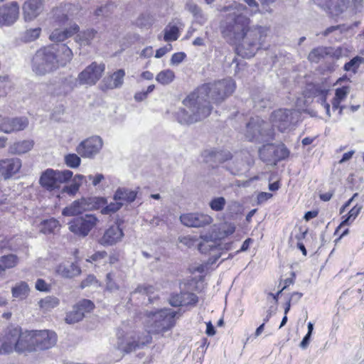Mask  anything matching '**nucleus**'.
<instances>
[{
	"mask_svg": "<svg viewBox=\"0 0 364 364\" xmlns=\"http://www.w3.org/2000/svg\"><path fill=\"white\" fill-rule=\"evenodd\" d=\"M235 89V83L231 78L205 83L183 100L184 107L178 108L173 116L181 124L188 125L199 122L210 115L212 104L222 103Z\"/></svg>",
	"mask_w": 364,
	"mask_h": 364,
	"instance_id": "f257e3e1",
	"label": "nucleus"
},
{
	"mask_svg": "<svg viewBox=\"0 0 364 364\" xmlns=\"http://www.w3.org/2000/svg\"><path fill=\"white\" fill-rule=\"evenodd\" d=\"M224 10L229 11L228 15L231 18L223 31L224 35L236 44L235 50L238 55L247 58L253 57L264 46L269 28L261 26L249 28L248 10L242 4L235 1L225 7Z\"/></svg>",
	"mask_w": 364,
	"mask_h": 364,
	"instance_id": "f03ea898",
	"label": "nucleus"
},
{
	"mask_svg": "<svg viewBox=\"0 0 364 364\" xmlns=\"http://www.w3.org/2000/svg\"><path fill=\"white\" fill-rule=\"evenodd\" d=\"M27 332L18 326H9L0 336V355L13 352L27 353Z\"/></svg>",
	"mask_w": 364,
	"mask_h": 364,
	"instance_id": "7ed1b4c3",
	"label": "nucleus"
},
{
	"mask_svg": "<svg viewBox=\"0 0 364 364\" xmlns=\"http://www.w3.org/2000/svg\"><path fill=\"white\" fill-rule=\"evenodd\" d=\"M149 331L156 334H164L170 331L176 324V318L181 314L171 309H161L156 311H146Z\"/></svg>",
	"mask_w": 364,
	"mask_h": 364,
	"instance_id": "20e7f679",
	"label": "nucleus"
},
{
	"mask_svg": "<svg viewBox=\"0 0 364 364\" xmlns=\"http://www.w3.org/2000/svg\"><path fill=\"white\" fill-rule=\"evenodd\" d=\"M55 48L53 45L39 49L33 58V71L38 75H44L56 70L58 66Z\"/></svg>",
	"mask_w": 364,
	"mask_h": 364,
	"instance_id": "39448f33",
	"label": "nucleus"
},
{
	"mask_svg": "<svg viewBox=\"0 0 364 364\" xmlns=\"http://www.w3.org/2000/svg\"><path fill=\"white\" fill-rule=\"evenodd\" d=\"M27 332V353L48 350L55 346L56 333L51 330H34Z\"/></svg>",
	"mask_w": 364,
	"mask_h": 364,
	"instance_id": "423d86ee",
	"label": "nucleus"
},
{
	"mask_svg": "<svg viewBox=\"0 0 364 364\" xmlns=\"http://www.w3.org/2000/svg\"><path fill=\"white\" fill-rule=\"evenodd\" d=\"M274 136L271 124L259 117L251 118L246 125L245 137L250 141L267 142L272 140Z\"/></svg>",
	"mask_w": 364,
	"mask_h": 364,
	"instance_id": "0eeeda50",
	"label": "nucleus"
},
{
	"mask_svg": "<svg viewBox=\"0 0 364 364\" xmlns=\"http://www.w3.org/2000/svg\"><path fill=\"white\" fill-rule=\"evenodd\" d=\"M73 176L69 170L55 171L47 169L41 174L39 180L41 186L48 191H53L60 187V184L66 182Z\"/></svg>",
	"mask_w": 364,
	"mask_h": 364,
	"instance_id": "6e6552de",
	"label": "nucleus"
},
{
	"mask_svg": "<svg viewBox=\"0 0 364 364\" xmlns=\"http://www.w3.org/2000/svg\"><path fill=\"white\" fill-rule=\"evenodd\" d=\"M259 159H287L290 154L289 150L284 144H267L259 149Z\"/></svg>",
	"mask_w": 364,
	"mask_h": 364,
	"instance_id": "1a4fd4ad",
	"label": "nucleus"
},
{
	"mask_svg": "<svg viewBox=\"0 0 364 364\" xmlns=\"http://www.w3.org/2000/svg\"><path fill=\"white\" fill-rule=\"evenodd\" d=\"M29 124L26 117H7L0 115V132L11 134L26 129Z\"/></svg>",
	"mask_w": 364,
	"mask_h": 364,
	"instance_id": "9d476101",
	"label": "nucleus"
},
{
	"mask_svg": "<svg viewBox=\"0 0 364 364\" xmlns=\"http://www.w3.org/2000/svg\"><path fill=\"white\" fill-rule=\"evenodd\" d=\"M19 18V5L16 1L4 4L0 6V27H10Z\"/></svg>",
	"mask_w": 364,
	"mask_h": 364,
	"instance_id": "9b49d317",
	"label": "nucleus"
},
{
	"mask_svg": "<svg viewBox=\"0 0 364 364\" xmlns=\"http://www.w3.org/2000/svg\"><path fill=\"white\" fill-rule=\"evenodd\" d=\"M293 111L287 109H279L272 112L271 121L272 127H276L280 132L288 129L293 123Z\"/></svg>",
	"mask_w": 364,
	"mask_h": 364,
	"instance_id": "f8f14e48",
	"label": "nucleus"
},
{
	"mask_svg": "<svg viewBox=\"0 0 364 364\" xmlns=\"http://www.w3.org/2000/svg\"><path fill=\"white\" fill-rule=\"evenodd\" d=\"M91 301L83 299L73 306V309L66 313L65 322L68 324H74L82 320L85 313L90 311Z\"/></svg>",
	"mask_w": 364,
	"mask_h": 364,
	"instance_id": "ddd939ff",
	"label": "nucleus"
},
{
	"mask_svg": "<svg viewBox=\"0 0 364 364\" xmlns=\"http://www.w3.org/2000/svg\"><path fill=\"white\" fill-rule=\"evenodd\" d=\"M180 220L187 227L201 228L211 224L213 219L207 214L191 213L181 215Z\"/></svg>",
	"mask_w": 364,
	"mask_h": 364,
	"instance_id": "4468645a",
	"label": "nucleus"
},
{
	"mask_svg": "<svg viewBox=\"0 0 364 364\" xmlns=\"http://www.w3.org/2000/svg\"><path fill=\"white\" fill-rule=\"evenodd\" d=\"M69 230L74 234L85 237L91 230V215L86 213L85 218L79 217L69 223Z\"/></svg>",
	"mask_w": 364,
	"mask_h": 364,
	"instance_id": "2eb2a0df",
	"label": "nucleus"
},
{
	"mask_svg": "<svg viewBox=\"0 0 364 364\" xmlns=\"http://www.w3.org/2000/svg\"><path fill=\"white\" fill-rule=\"evenodd\" d=\"M25 21L28 22L36 18L43 10V0H26L22 6Z\"/></svg>",
	"mask_w": 364,
	"mask_h": 364,
	"instance_id": "dca6fc26",
	"label": "nucleus"
},
{
	"mask_svg": "<svg viewBox=\"0 0 364 364\" xmlns=\"http://www.w3.org/2000/svg\"><path fill=\"white\" fill-rule=\"evenodd\" d=\"M333 18L339 16L345 10L344 0H313Z\"/></svg>",
	"mask_w": 364,
	"mask_h": 364,
	"instance_id": "f3484780",
	"label": "nucleus"
},
{
	"mask_svg": "<svg viewBox=\"0 0 364 364\" xmlns=\"http://www.w3.org/2000/svg\"><path fill=\"white\" fill-rule=\"evenodd\" d=\"M90 199L81 198L80 200H75L69 206L65 207L63 210V215L65 216H74L82 214L84 212L89 213L90 210Z\"/></svg>",
	"mask_w": 364,
	"mask_h": 364,
	"instance_id": "a211bd4d",
	"label": "nucleus"
},
{
	"mask_svg": "<svg viewBox=\"0 0 364 364\" xmlns=\"http://www.w3.org/2000/svg\"><path fill=\"white\" fill-rule=\"evenodd\" d=\"M347 31L348 28L345 25H336L328 27L317 36L321 35L323 37L327 38L331 43L339 42L342 41Z\"/></svg>",
	"mask_w": 364,
	"mask_h": 364,
	"instance_id": "6ab92c4d",
	"label": "nucleus"
},
{
	"mask_svg": "<svg viewBox=\"0 0 364 364\" xmlns=\"http://www.w3.org/2000/svg\"><path fill=\"white\" fill-rule=\"evenodd\" d=\"M114 347L124 353H130L136 348L140 347V343L134 341H128L123 331L119 330L117 333V341L114 343Z\"/></svg>",
	"mask_w": 364,
	"mask_h": 364,
	"instance_id": "aec40b11",
	"label": "nucleus"
},
{
	"mask_svg": "<svg viewBox=\"0 0 364 364\" xmlns=\"http://www.w3.org/2000/svg\"><path fill=\"white\" fill-rule=\"evenodd\" d=\"M125 71L124 69H119L112 75L103 80V89L120 88L124 83Z\"/></svg>",
	"mask_w": 364,
	"mask_h": 364,
	"instance_id": "412c9836",
	"label": "nucleus"
},
{
	"mask_svg": "<svg viewBox=\"0 0 364 364\" xmlns=\"http://www.w3.org/2000/svg\"><path fill=\"white\" fill-rule=\"evenodd\" d=\"M123 236L124 232L119 225H112L105 232L101 241L102 244L112 245L120 241Z\"/></svg>",
	"mask_w": 364,
	"mask_h": 364,
	"instance_id": "4be33fe9",
	"label": "nucleus"
},
{
	"mask_svg": "<svg viewBox=\"0 0 364 364\" xmlns=\"http://www.w3.org/2000/svg\"><path fill=\"white\" fill-rule=\"evenodd\" d=\"M329 90L320 85H316L313 87L312 93L314 97L316 98V101L318 103L321 105V107L326 111V114L328 117H331L330 113V105L326 102V97L328 95Z\"/></svg>",
	"mask_w": 364,
	"mask_h": 364,
	"instance_id": "5701e85b",
	"label": "nucleus"
},
{
	"mask_svg": "<svg viewBox=\"0 0 364 364\" xmlns=\"http://www.w3.org/2000/svg\"><path fill=\"white\" fill-rule=\"evenodd\" d=\"M21 166V161H0V176L9 178L18 172Z\"/></svg>",
	"mask_w": 364,
	"mask_h": 364,
	"instance_id": "b1692460",
	"label": "nucleus"
},
{
	"mask_svg": "<svg viewBox=\"0 0 364 364\" xmlns=\"http://www.w3.org/2000/svg\"><path fill=\"white\" fill-rule=\"evenodd\" d=\"M56 272L63 277L71 278L80 274V269L73 262H64L57 267Z\"/></svg>",
	"mask_w": 364,
	"mask_h": 364,
	"instance_id": "393cba45",
	"label": "nucleus"
},
{
	"mask_svg": "<svg viewBox=\"0 0 364 364\" xmlns=\"http://www.w3.org/2000/svg\"><path fill=\"white\" fill-rule=\"evenodd\" d=\"M53 47L57 48L55 53L58 57V66H64L72 60L73 52L65 44H53Z\"/></svg>",
	"mask_w": 364,
	"mask_h": 364,
	"instance_id": "a878e982",
	"label": "nucleus"
},
{
	"mask_svg": "<svg viewBox=\"0 0 364 364\" xmlns=\"http://www.w3.org/2000/svg\"><path fill=\"white\" fill-rule=\"evenodd\" d=\"M333 49L331 47L319 46L314 48L309 54L308 59L311 63H318L324 60L326 56L333 54Z\"/></svg>",
	"mask_w": 364,
	"mask_h": 364,
	"instance_id": "bb28decb",
	"label": "nucleus"
},
{
	"mask_svg": "<svg viewBox=\"0 0 364 364\" xmlns=\"http://www.w3.org/2000/svg\"><path fill=\"white\" fill-rule=\"evenodd\" d=\"M202 157L210 159H232L233 156L228 150L218 149L215 148H210L205 149L202 154Z\"/></svg>",
	"mask_w": 364,
	"mask_h": 364,
	"instance_id": "cd10ccee",
	"label": "nucleus"
},
{
	"mask_svg": "<svg viewBox=\"0 0 364 364\" xmlns=\"http://www.w3.org/2000/svg\"><path fill=\"white\" fill-rule=\"evenodd\" d=\"M18 257L14 254L0 257V277L4 275L6 269L15 267L18 264Z\"/></svg>",
	"mask_w": 364,
	"mask_h": 364,
	"instance_id": "c85d7f7f",
	"label": "nucleus"
},
{
	"mask_svg": "<svg viewBox=\"0 0 364 364\" xmlns=\"http://www.w3.org/2000/svg\"><path fill=\"white\" fill-rule=\"evenodd\" d=\"M68 6L56 8L53 11V26H65L69 21L67 11Z\"/></svg>",
	"mask_w": 364,
	"mask_h": 364,
	"instance_id": "c756f323",
	"label": "nucleus"
},
{
	"mask_svg": "<svg viewBox=\"0 0 364 364\" xmlns=\"http://www.w3.org/2000/svg\"><path fill=\"white\" fill-rule=\"evenodd\" d=\"M34 146V141L31 139L23 140L14 143L9 147V151L14 154H23L31 151Z\"/></svg>",
	"mask_w": 364,
	"mask_h": 364,
	"instance_id": "7c9ffc66",
	"label": "nucleus"
},
{
	"mask_svg": "<svg viewBox=\"0 0 364 364\" xmlns=\"http://www.w3.org/2000/svg\"><path fill=\"white\" fill-rule=\"evenodd\" d=\"M78 31V26L75 25L69 29L60 30L55 28L50 34V39L53 41L60 42L75 33Z\"/></svg>",
	"mask_w": 364,
	"mask_h": 364,
	"instance_id": "2f4dec72",
	"label": "nucleus"
},
{
	"mask_svg": "<svg viewBox=\"0 0 364 364\" xmlns=\"http://www.w3.org/2000/svg\"><path fill=\"white\" fill-rule=\"evenodd\" d=\"M136 197V192L124 188H119L114 195V200H124L129 203L133 202Z\"/></svg>",
	"mask_w": 364,
	"mask_h": 364,
	"instance_id": "473e14b6",
	"label": "nucleus"
},
{
	"mask_svg": "<svg viewBox=\"0 0 364 364\" xmlns=\"http://www.w3.org/2000/svg\"><path fill=\"white\" fill-rule=\"evenodd\" d=\"M252 102L254 104V107L257 110H260L270 106L271 98L268 95L259 92V94H256L252 96Z\"/></svg>",
	"mask_w": 364,
	"mask_h": 364,
	"instance_id": "72a5a7b5",
	"label": "nucleus"
},
{
	"mask_svg": "<svg viewBox=\"0 0 364 364\" xmlns=\"http://www.w3.org/2000/svg\"><path fill=\"white\" fill-rule=\"evenodd\" d=\"M60 304V300L54 296H46L38 301L40 309L43 312L50 311L57 307Z\"/></svg>",
	"mask_w": 364,
	"mask_h": 364,
	"instance_id": "f704fd0d",
	"label": "nucleus"
},
{
	"mask_svg": "<svg viewBox=\"0 0 364 364\" xmlns=\"http://www.w3.org/2000/svg\"><path fill=\"white\" fill-rule=\"evenodd\" d=\"M59 222L54 219L43 220L40 225V231L43 234L54 233L59 228Z\"/></svg>",
	"mask_w": 364,
	"mask_h": 364,
	"instance_id": "c9c22d12",
	"label": "nucleus"
},
{
	"mask_svg": "<svg viewBox=\"0 0 364 364\" xmlns=\"http://www.w3.org/2000/svg\"><path fill=\"white\" fill-rule=\"evenodd\" d=\"M41 33L40 27L29 28L21 34L20 40L23 43H30L39 38Z\"/></svg>",
	"mask_w": 364,
	"mask_h": 364,
	"instance_id": "e433bc0d",
	"label": "nucleus"
},
{
	"mask_svg": "<svg viewBox=\"0 0 364 364\" xmlns=\"http://www.w3.org/2000/svg\"><path fill=\"white\" fill-rule=\"evenodd\" d=\"M29 292V287L28 285L24 282H21L18 284H17L12 289V295L15 298H18L20 299H23L26 298Z\"/></svg>",
	"mask_w": 364,
	"mask_h": 364,
	"instance_id": "4c0bfd02",
	"label": "nucleus"
},
{
	"mask_svg": "<svg viewBox=\"0 0 364 364\" xmlns=\"http://www.w3.org/2000/svg\"><path fill=\"white\" fill-rule=\"evenodd\" d=\"M363 208V205L356 204L355 206H353L346 214L343 217V220L341 222L340 226L342 225H348L350 223H352L359 215L361 210Z\"/></svg>",
	"mask_w": 364,
	"mask_h": 364,
	"instance_id": "58836bf2",
	"label": "nucleus"
},
{
	"mask_svg": "<svg viewBox=\"0 0 364 364\" xmlns=\"http://www.w3.org/2000/svg\"><path fill=\"white\" fill-rule=\"evenodd\" d=\"M175 78V74L171 70L161 71L156 77V80L162 85L170 84Z\"/></svg>",
	"mask_w": 364,
	"mask_h": 364,
	"instance_id": "ea45409f",
	"label": "nucleus"
},
{
	"mask_svg": "<svg viewBox=\"0 0 364 364\" xmlns=\"http://www.w3.org/2000/svg\"><path fill=\"white\" fill-rule=\"evenodd\" d=\"M186 9L190 11L200 23L205 22V18L203 16L202 11L200 7L193 1H188L186 4Z\"/></svg>",
	"mask_w": 364,
	"mask_h": 364,
	"instance_id": "a19ab883",
	"label": "nucleus"
},
{
	"mask_svg": "<svg viewBox=\"0 0 364 364\" xmlns=\"http://www.w3.org/2000/svg\"><path fill=\"white\" fill-rule=\"evenodd\" d=\"M81 185L80 178H75L72 183L69 185L65 186L62 189L61 193H67L70 196H74L77 191H79V188Z\"/></svg>",
	"mask_w": 364,
	"mask_h": 364,
	"instance_id": "79ce46f5",
	"label": "nucleus"
},
{
	"mask_svg": "<svg viewBox=\"0 0 364 364\" xmlns=\"http://www.w3.org/2000/svg\"><path fill=\"white\" fill-rule=\"evenodd\" d=\"M77 152L81 157L89 158L91 156V140L87 139L82 141L77 148Z\"/></svg>",
	"mask_w": 364,
	"mask_h": 364,
	"instance_id": "37998d69",
	"label": "nucleus"
},
{
	"mask_svg": "<svg viewBox=\"0 0 364 364\" xmlns=\"http://www.w3.org/2000/svg\"><path fill=\"white\" fill-rule=\"evenodd\" d=\"M364 63V58L360 56H355L344 65L346 71H352L355 73L360 65Z\"/></svg>",
	"mask_w": 364,
	"mask_h": 364,
	"instance_id": "c03bdc74",
	"label": "nucleus"
},
{
	"mask_svg": "<svg viewBox=\"0 0 364 364\" xmlns=\"http://www.w3.org/2000/svg\"><path fill=\"white\" fill-rule=\"evenodd\" d=\"M181 297L183 306H196L198 301V297L194 293L183 292Z\"/></svg>",
	"mask_w": 364,
	"mask_h": 364,
	"instance_id": "a18cd8bd",
	"label": "nucleus"
},
{
	"mask_svg": "<svg viewBox=\"0 0 364 364\" xmlns=\"http://www.w3.org/2000/svg\"><path fill=\"white\" fill-rule=\"evenodd\" d=\"M226 204V200L223 197H216L213 198L210 203L209 206L211 210L214 211H221L224 209V207Z\"/></svg>",
	"mask_w": 364,
	"mask_h": 364,
	"instance_id": "49530a36",
	"label": "nucleus"
},
{
	"mask_svg": "<svg viewBox=\"0 0 364 364\" xmlns=\"http://www.w3.org/2000/svg\"><path fill=\"white\" fill-rule=\"evenodd\" d=\"M178 38V28L176 26H172L164 30V39L165 41H176Z\"/></svg>",
	"mask_w": 364,
	"mask_h": 364,
	"instance_id": "de8ad7c7",
	"label": "nucleus"
},
{
	"mask_svg": "<svg viewBox=\"0 0 364 364\" xmlns=\"http://www.w3.org/2000/svg\"><path fill=\"white\" fill-rule=\"evenodd\" d=\"M122 203L118 202V200L110 203L102 208L101 213L103 215H111L119 210L122 207Z\"/></svg>",
	"mask_w": 364,
	"mask_h": 364,
	"instance_id": "09e8293b",
	"label": "nucleus"
},
{
	"mask_svg": "<svg viewBox=\"0 0 364 364\" xmlns=\"http://www.w3.org/2000/svg\"><path fill=\"white\" fill-rule=\"evenodd\" d=\"M105 69V65L104 63L97 64L92 62V84L101 77Z\"/></svg>",
	"mask_w": 364,
	"mask_h": 364,
	"instance_id": "8fccbe9b",
	"label": "nucleus"
},
{
	"mask_svg": "<svg viewBox=\"0 0 364 364\" xmlns=\"http://www.w3.org/2000/svg\"><path fill=\"white\" fill-rule=\"evenodd\" d=\"M91 80V66H87L83 71H82L77 77V81L80 85H85L90 82Z\"/></svg>",
	"mask_w": 364,
	"mask_h": 364,
	"instance_id": "3c124183",
	"label": "nucleus"
},
{
	"mask_svg": "<svg viewBox=\"0 0 364 364\" xmlns=\"http://www.w3.org/2000/svg\"><path fill=\"white\" fill-rule=\"evenodd\" d=\"M154 287L152 286H139L133 292L132 295L136 293L145 294L148 296V300L150 303L152 302L150 294L153 293Z\"/></svg>",
	"mask_w": 364,
	"mask_h": 364,
	"instance_id": "603ef678",
	"label": "nucleus"
},
{
	"mask_svg": "<svg viewBox=\"0 0 364 364\" xmlns=\"http://www.w3.org/2000/svg\"><path fill=\"white\" fill-rule=\"evenodd\" d=\"M198 249L200 252L207 254L217 250V247L212 242H205L199 245Z\"/></svg>",
	"mask_w": 364,
	"mask_h": 364,
	"instance_id": "864d4df0",
	"label": "nucleus"
},
{
	"mask_svg": "<svg viewBox=\"0 0 364 364\" xmlns=\"http://www.w3.org/2000/svg\"><path fill=\"white\" fill-rule=\"evenodd\" d=\"M259 10L262 12H271L270 5L276 0H257Z\"/></svg>",
	"mask_w": 364,
	"mask_h": 364,
	"instance_id": "5fc2aeb1",
	"label": "nucleus"
},
{
	"mask_svg": "<svg viewBox=\"0 0 364 364\" xmlns=\"http://www.w3.org/2000/svg\"><path fill=\"white\" fill-rule=\"evenodd\" d=\"M349 90L350 88L348 86H343L341 87H338L336 90L334 97L342 101L346 97L348 93L349 92Z\"/></svg>",
	"mask_w": 364,
	"mask_h": 364,
	"instance_id": "6e6d98bb",
	"label": "nucleus"
},
{
	"mask_svg": "<svg viewBox=\"0 0 364 364\" xmlns=\"http://www.w3.org/2000/svg\"><path fill=\"white\" fill-rule=\"evenodd\" d=\"M102 146V139L98 136H92V154L97 153Z\"/></svg>",
	"mask_w": 364,
	"mask_h": 364,
	"instance_id": "4d7b16f0",
	"label": "nucleus"
},
{
	"mask_svg": "<svg viewBox=\"0 0 364 364\" xmlns=\"http://www.w3.org/2000/svg\"><path fill=\"white\" fill-rule=\"evenodd\" d=\"M186 57V55L183 52L176 53L172 55L171 63L173 65H178L181 63Z\"/></svg>",
	"mask_w": 364,
	"mask_h": 364,
	"instance_id": "13d9d810",
	"label": "nucleus"
},
{
	"mask_svg": "<svg viewBox=\"0 0 364 364\" xmlns=\"http://www.w3.org/2000/svg\"><path fill=\"white\" fill-rule=\"evenodd\" d=\"M35 287L37 290L41 291H48L50 290V285L42 279H37Z\"/></svg>",
	"mask_w": 364,
	"mask_h": 364,
	"instance_id": "bf43d9fd",
	"label": "nucleus"
},
{
	"mask_svg": "<svg viewBox=\"0 0 364 364\" xmlns=\"http://www.w3.org/2000/svg\"><path fill=\"white\" fill-rule=\"evenodd\" d=\"M107 203V200L105 198L103 197H95L92 198V209H98L101 206L105 205Z\"/></svg>",
	"mask_w": 364,
	"mask_h": 364,
	"instance_id": "052dcab7",
	"label": "nucleus"
},
{
	"mask_svg": "<svg viewBox=\"0 0 364 364\" xmlns=\"http://www.w3.org/2000/svg\"><path fill=\"white\" fill-rule=\"evenodd\" d=\"M181 299H182L181 293L179 294L173 295V296H171V297L170 299V304L172 306H175V307L183 306V304H182L183 301H182Z\"/></svg>",
	"mask_w": 364,
	"mask_h": 364,
	"instance_id": "680f3d73",
	"label": "nucleus"
},
{
	"mask_svg": "<svg viewBox=\"0 0 364 364\" xmlns=\"http://www.w3.org/2000/svg\"><path fill=\"white\" fill-rule=\"evenodd\" d=\"M111 7H113V4H107L105 6H102L95 11V15L108 16L109 12H110Z\"/></svg>",
	"mask_w": 364,
	"mask_h": 364,
	"instance_id": "e2e57ef3",
	"label": "nucleus"
},
{
	"mask_svg": "<svg viewBox=\"0 0 364 364\" xmlns=\"http://www.w3.org/2000/svg\"><path fill=\"white\" fill-rule=\"evenodd\" d=\"M272 197V194L267 192H261L257 196V203L262 204L271 198Z\"/></svg>",
	"mask_w": 364,
	"mask_h": 364,
	"instance_id": "0e129e2a",
	"label": "nucleus"
},
{
	"mask_svg": "<svg viewBox=\"0 0 364 364\" xmlns=\"http://www.w3.org/2000/svg\"><path fill=\"white\" fill-rule=\"evenodd\" d=\"M171 49V44H168L164 47L160 48L156 50L155 57L156 58H160L163 57L166 53L170 51Z\"/></svg>",
	"mask_w": 364,
	"mask_h": 364,
	"instance_id": "69168bd1",
	"label": "nucleus"
},
{
	"mask_svg": "<svg viewBox=\"0 0 364 364\" xmlns=\"http://www.w3.org/2000/svg\"><path fill=\"white\" fill-rule=\"evenodd\" d=\"M223 231L225 236L232 235L235 231V226L233 224H225L223 227Z\"/></svg>",
	"mask_w": 364,
	"mask_h": 364,
	"instance_id": "338daca9",
	"label": "nucleus"
},
{
	"mask_svg": "<svg viewBox=\"0 0 364 364\" xmlns=\"http://www.w3.org/2000/svg\"><path fill=\"white\" fill-rule=\"evenodd\" d=\"M107 254L105 251L97 252L92 255V261H97L100 259H104L105 262H107Z\"/></svg>",
	"mask_w": 364,
	"mask_h": 364,
	"instance_id": "774afa93",
	"label": "nucleus"
}]
</instances>
